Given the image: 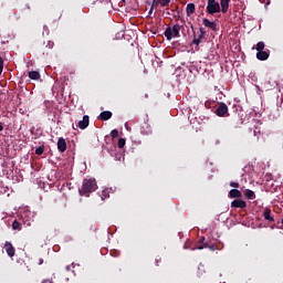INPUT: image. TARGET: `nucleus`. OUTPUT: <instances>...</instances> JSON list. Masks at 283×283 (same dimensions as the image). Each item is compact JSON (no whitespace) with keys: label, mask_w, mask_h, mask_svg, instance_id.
Wrapping results in <instances>:
<instances>
[{"label":"nucleus","mask_w":283,"mask_h":283,"mask_svg":"<svg viewBox=\"0 0 283 283\" xmlns=\"http://www.w3.org/2000/svg\"><path fill=\"white\" fill-rule=\"evenodd\" d=\"M96 180L95 179H84L82 188L80 189V196L90 197L92 191H96Z\"/></svg>","instance_id":"f257e3e1"},{"label":"nucleus","mask_w":283,"mask_h":283,"mask_svg":"<svg viewBox=\"0 0 283 283\" xmlns=\"http://www.w3.org/2000/svg\"><path fill=\"white\" fill-rule=\"evenodd\" d=\"M165 36L168 41H171V39H179L180 24H174L172 27H168L165 31Z\"/></svg>","instance_id":"f03ea898"},{"label":"nucleus","mask_w":283,"mask_h":283,"mask_svg":"<svg viewBox=\"0 0 283 283\" xmlns=\"http://www.w3.org/2000/svg\"><path fill=\"white\" fill-rule=\"evenodd\" d=\"M207 12L208 14H218V12H221L220 2L216 0H208Z\"/></svg>","instance_id":"7ed1b4c3"},{"label":"nucleus","mask_w":283,"mask_h":283,"mask_svg":"<svg viewBox=\"0 0 283 283\" xmlns=\"http://www.w3.org/2000/svg\"><path fill=\"white\" fill-rule=\"evenodd\" d=\"M233 209H247V201L242 199H235L231 202Z\"/></svg>","instance_id":"20e7f679"},{"label":"nucleus","mask_w":283,"mask_h":283,"mask_svg":"<svg viewBox=\"0 0 283 283\" xmlns=\"http://www.w3.org/2000/svg\"><path fill=\"white\" fill-rule=\"evenodd\" d=\"M169 3H171V0H153L151 8H158V6L161 8H167Z\"/></svg>","instance_id":"39448f33"},{"label":"nucleus","mask_w":283,"mask_h":283,"mask_svg":"<svg viewBox=\"0 0 283 283\" xmlns=\"http://www.w3.org/2000/svg\"><path fill=\"white\" fill-rule=\"evenodd\" d=\"M4 250L7 251L9 258H14V247L10 242L4 243Z\"/></svg>","instance_id":"423d86ee"},{"label":"nucleus","mask_w":283,"mask_h":283,"mask_svg":"<svg viewBox=\"0 0 283 283\" xmlns=\"http://www.w3.org/2000/svg\"><path fill=\"white\" fill-rule=\"evenodd\" d=\"M229 3H231V0H220L219 6H221V12L223 14H227V12H229Z\"/></svg>","instance_id":"0eeeda50"},{"label":"nucleus","mask_w":283,"mask_h":283,"mask_svg":"<svg viewBox=\"0 0 283 283\" xmlns=\"http://www.w3.org/2000/svg\"><path fill=\"white\" fill-rule=\"evenodd\" d=\"M90 125V116L84 115L83 119L78 122L80 129H86V127Z\"/></svg>","instance_id":"6e6552de"},{"label":"nucleus","mask_w":283,"mask_h":283,"mask_svg":"<svg viewBox=\"0 0 283 283\" xmlns=\"http://www.w3.org/2000/svg\"><path fill=\"white\" fill-rule=\"evenodd\" d=\"M203 25L206 27V28H209L210 30H213V31H216L217 30V28H218V24H216V22H213V21H210L209 19H203Z\"/></svg>","instance_id":"1a4fd4ad"},{"label":"nucleus","mask_w":283,"mask_h":283,"mask_svg":"<svg viewBox=\"0 0 283 283\" xmlns=\"http://www.w3.org/2000/svg\"><path fill=\"white\" fill-rule=\"evenodd\" d=\"M229 112V107H227V104H220L217 108L218 116H224Z\"/></svg>","instance_id":"9d476101"},{"label":"nucleus","mask_w":283,"mask_h":283,"mask_svg":"<svg viewBox=\"0 0 283 283\" xmlns=\"http://www.w3.org/2000/svg\"><path fill=\"white\" fill-rule=\"evenodd\" d=\"M57 149H59V151H62V153L67 149V143L63 138H59Z\"/></svg>","instance_id":"9b49d317"},{"label":"nucleus","mask_w":283,"mask_h":283,"mask_svg":"<svg viewBox=\"0 0 283 283\" xmlns=\"http://www.w3.org/2000/svg\"><path fill=\"white\" fill-rule=\"evenodd\" d=\"M256 59H259V61H266V59H269V52L258 51Z\"/></svg>","instance_id":"f8f14e48"},{"label":"nucleus","mask_w":283,"mask_h":283,"mask_svg":"<svg viewBox=\"0 0 283 283\" xmlns=\"http://www.w3.org/2000/svg\"><path fill=\"white\" fill-rule=\"evenodd\" d=\"M28 74L29 78H31L32 81H39V78H41V73H39V71H31Z\"/></svg>","instance_id":"ddd939ff"},{"label":"nucleus","mask_w":283,"mask_h":283,"mask_svg":"<svg viewBox=\"0 0 283 283\" xmlns=\"http://www.w3.org/2000/svg\"><path fill=\"white\" fill-rule=\"evenodd\" d=\"M229 196L230 198H242V192L238 189H231Z\"/></svg>","instance_id":"4468645a"},{"label":"nucleus","mask_w":283,"mask_h":283,"mask_svg":"<svg viewBox=\"0 0 283 283\" xmlns=\"http://www.w3.org/2000/svg\"><path fill=\"white\" fill-rule=\"evenodd\" d=\"M186 12H187L188 17H191V14H193V12H196V4H193V3L187 4Z\"/></svg>","instance_id":"2eb2a0df"},{"label":"nucleus","mask_w":283,"mask_h":283,"mask_svg":"<svg viewBox=\"0 0 283 283\" xmlns=\"http://www.w3.org/2000/svg\"><path fill=\"white\" fill-rule=\"evenodd\" d=\"M99 117L102 118V120H109V118H112V112L104 111L101 113Z\"/></svg>","instance_id":"dca6fc26"},{"label":"nucleus","mask_w":283,"mask_h":283,"mask_svg":"<svg viewBox=\"0 0 283 283\" xmlns=\"http://www.w3.org/2000/svg\"><path fill=\"white\" fill-rule=\"evenodd\" d=\"M244 196H245V198H248V200H254L255 192H253V190L247 189L244 191Z\"/></svg>","instance_id":"f3484780"},{"label":"nucleus","mask_w":283,"mask_h":283,"mask_svg":"<svg viewBox=\"0 0 283 283\" xmlns=\"http://www.w3.org/2000/svg\"><path fill=\"white\" fill-rule=\"evenodd\" d=\"M263 216H264V219L265 220H269L270 222H273V217H271V210H265L264 212H263Z\"/></svg>","instance_id":"a211bd4d"},{"label":"nucleus","mask_w":283,"mask_h":283,"mask_svg":"<svg viewBox=\"0 0 283 283\" xmlns=\"http://www.w3.org/2000/svg\"><path fill=\"white\" fill-rule=\"evenodd\" d=\"M12 229L14 230V231H21V223H19V221H13V223H12Z\"/></svg>","instance_id":"6ab92c4d"},{"label":"nucleus","mask_w":283,"mask_h":283,"mask_svg":"<svg viewBox=\"0 0 283 283\" xmlns=\"http://www.w3.org/2000/svg\"><path fill=\"white\" fill-rule=\"evenodd\" d=\"M256 51L258 52H264V42H259L256 44Z\"/></svg>","instance_id":"aec40b11"},{"label":"nucleus","mask_w":283,"mask_h":283,"mask_svg":"<svg viewBox=\"0 0 283 283\" xmlns=\"http://www.w3.org/2000/svg\"><path fill=\"white\" fill-rule=\"evenodd\" d=\"M118 147H119V149H123V147H125V138L118 139Z\"/></svg>","instance_id":"412c9836"},{"label":"nucleus","mask_w":283,"mask_h":283,"mask_svg":"<svg viewBox=\"0 0 283 283\" xmlns=\"http://www.w3.org/2000/svg\"><path fill=\"white\" fill-rule=\"evenodd\" d=\"M111 136H112V138H118V130L113 129V130L111 132Z\"/></svg>","instance_id":"4be33fe9"},{"label":"nucleus","mask_w":283,"mask_h":283,"mask_svg":"<svg viewBox=\"0 0 283 283\" xmlns=\"http://www.w3.org/2000/svg\"><path fill=\"white\" fill-rule=\"evenodd\" d=\"M107 193H109L108 189L103 190V192H102V200H105V198H107Z\"/></svg>","instance_id":"5701e85b"},{"label":"nucleus","mask_w":283,"mask_h":283,"mask_svg":"<svg viewBox=\"0 0 283 283\" xmlns=\"http://www.w3.org/2000/svg\"><path fill=\"white\" fill-rule=\"evenodd\" d=\"M35 154H36L38 156H41V154H43V147L36 148V149H35Z\"/></svg>","instance_id":"b1692460"},{"label":"nucleus","mask_w":283,"mask_h":283,"mask_svg":"<svg viewBox=\"0 0 283 283\" xmlns=\"http://www.w3.org/2000/svg\"><path fill=\"white\" fill-rule=\"evenodd\" d=\"M3 72V59L0 57V74Z\"/></svg>","instance_id":"393cba45"},{"label":"nucleus","mask_w":283,"mask_h":283,"mask_svg":"<svg viewBox=\"0 0 283 283\" xmlns=\"http://www.w3.org/2000/svg\"><path fill=\"white\" fill-rule=\"evenodd\" d=\"M230 186H232V187H234V188H238V187H240V184H238V182H235V181H232V182L230 184Z\"/></svg>","instance_id":"a878e982"},{"label":"nucleus","mask_w":283,"mask_h":283,"mask_svg":"<svg viewBox=\"0 0 283 283\" xmlns=\"http://www.w3.org/2000/svg\"><path fill=\"white\" fill-rule=\"evenodd\" d=\"M210 251H216V245H209Z\"/></svg>","instance_id":"bb28decb"},{"label":"nucleus","mask_w":283,"mask_h":283,"mask_svg":"<svg viewBox=\"0 0 283 283\" xmlns=\"http://www.w3.org/2000/svg\"><path fill=\"white\" fill-rule=\"evenodd\" d=\"M193 43H196V45H199L200 44V40H193Z\"/></svg>","instance_id":"cd10ccee"},{"label":"nucleus","mask_w":283,"mask_h":283,"mask_svg":"<svg viewBox=\"0 0 283 283\" xmlns=\"http://www.w3.org/2000/svg\"><path fill=\"white\" fill-rule=\"evenodd\" d=\"M0 132H3V124L0 123Z\"/></svg>","instance_id":"c85d7f7f"},{"label":"nucleus","mask_w":283,"mask_h":283,"mask_svg":"<svg viewBox=\"0 0 283 283\" xmlns=\"http://www.w3.org/2000/svg\"><path fill=\"white\" fill-rule=\"evenodd\" d=\"M24 223H25V224H28V227H30V222H28V221H24Z\"/></svg>","instance_id":"c756f323"},{"label":"nucleus","mask_w":283,"mask_h":283,"mask_svg":"<svg viewBox=\"0 0 283 283\" xmlns=\"http://www.w3.org/2000/svg\"><path fill=\"white\" fill-rule=\"evenodd\" d=\"M40 264H43V260H40Z\"/></svg>","instance_id":"7c9ffc66"},{"label":"nucleus","mask_w":283,"mask_h":283,"mask_svg":"<svg viewBox=\"0 0 283 283\" xmlns=\"http://www.w3.org/2000/svg\"><path fill=\"white\" fill-rule=\"evenodd\" d=\"M198 249H202V247H199Z\"/></svg>","instance_id":"2f4dec72"},{"label":"nucleus","mask_w":283,"mask_h":283,"mask_svg":"<svg viewBox=\"0 0 283 283\" xmlns=\"http://www.w3.org/2000/svg\"><path fill=\"white\" fill-rule=\"evenodd\" d=\"M282 224H283V219H282Z\"/></svg>","instance_id":"473e14b6"}]
</instances>
